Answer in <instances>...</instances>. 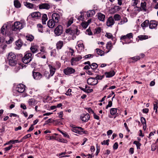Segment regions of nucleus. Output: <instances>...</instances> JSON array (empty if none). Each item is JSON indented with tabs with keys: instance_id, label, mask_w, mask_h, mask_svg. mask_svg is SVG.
Returning <instances> with one entry per match:
<instances>
[{
	"instance_id": "338daca9",
	"label": "nucleus",
	"mask_w": 158,
	"mask_h": 158,
	"mask_svg": "<svg viewBox=\"0 0 158 158\" xmlns=\"http://www.w3.org/2000/svg\"><path fill=\"white\" fill-rule=\"evenodd\" d=\"M156 149V146L155 144H152L151 146V150L154 151Z\"/></svg>"
},
{
	"instance_id": "9b49d317",
	"label": "nucleus",
	"mask_w": 158,
	"mask_h": 158,
	"mask_svg": "<svg viewBox=\"0 0 158 158\" xmlns=\"http://www.w3.org/2000/svg\"><path fill=\"white\" fill-rule=\"evenodd\" d=\"M32 76L34 79L36 80H40L43 77L42 75L40 73L34 71H32Z\"/></svg>"
},
{
	"instance_id": "a18cd8bd",
	"label": "nucleus",
	"mask_w": 158,
	"mask_h": 158,
	"mask_svg": "<svg viewBox=\"0 0 158 158\" xmlns=\"http://www.w3.org/2000/svg\"><path fill=\"white\" fill-rule=\"evenodd\" d=\"M138 38L140 40H142L147 39L148 36L145 35H141L139 36Z\"/></svg>"
},
{
	"instance_id": "7c9ffc66",
	"label": "nucleus",
	"mask_w": 158,
	"mask_h": 158,
	"mask_svg": "<svg viewBox=\"0 0 158 158\" xmlns=\"http://www.w3.org/2000/svg\"><path fill=\"white\" fill-rule=\"evenodd\" d=\"M47 15L46 14H44L42 16V21L43 24H45L46 23V21L48 20Z\"/></svg>"
},
{
	"instance_id": "0e129e2a",
	"label": "nucleus",
	"mask_w": 158,
	"mask_h": 158,
	"mask_svg": "<svg viewBox=\"0 0 158 158\" xmlns=\"http://www.w3.org/2000/svg\"><path fill=\"white\" fill-rule=\"evenodd\" d=\"M13 147V146L12 145H11L8 147H6L4 148V150L5 151H7L9 150H10Z\"/></svg>"
},
{
	"instance_id": "dca6fc26",
	"label": "nucleus",
	"mask_w": 158,
	"mask_h": 158,
	"mask_svg": "<svg viewBox=\"0 0 158 158\" xmlns=\"http://www.w3.org/2000/svg\"><path fill=\"white\" fill-rule=\"evenodd\" d=\"M81 119L83 121L87 122L89 119L90 116L89 114L87 113L82 114L81 117Z\"/></svg>"
},
{
	"instance_id": "aec40b11",
	"label": "nucleus",
	"mask_w": 158,
	"mask_h": 158,
	"mask_svg": "<svg viewBox=\"0 0 158 158\" xmlns=\"http://www.w3.org/2000/svg\"><path fill=\"white\" fill-rule=\"evenodd\" d=\"M115 73L114 70H111L109 72H106L105 75L107 78H109L113 77L115 74Z\"/></svg>"
},
{
	"instance_id": "4be33fe9",
	"label": "nucleus",
	"mask_w": 158,
	"mask_h": 158,
	"mask_svg": "<svg viewBox=\"0 0 158 158\" xmlns=\"http://www.w3.org/2000/svg\"><path fill=\"white\" fill-rule=\"evenodd\" d=\"M95 14V11L94 10H91L88 11L87 12V15L88 17L93 16Z\"/></svg>"
},
{
	"instance_id": "49530a36",
	"label": "nucleus",
	"mask_w": 158,
	"mask_h": 158,
	"mask_svg": "<svg viewBox=\"0 0 158 158\" xmlns=\"http://www.w3.org/2000/svg\"><path fill=\"white\" fill-rule=\"evenodd\" d=\"M81 15L79 16L78 19L79 20H83L84 19V14L83 12H81Z\"/></svg>"
},
{
	"instance_id": "5701e85b",
	"label": "nucleus",
	"mask_w": 158,
	"mask_h": 158,
	"mask_svg": "<svg viewBox=\"0 0 158 158\" xmlns=\"http://www.w3.org/2000/svg\"><path fill=\"white\" fill-rule=\"evenodd\" d=\"M149 21L148 20H146L143 22L141 24V26L143 29L148 27V24L149 25Z\"/></svg>"
},
{
	"instance_id": "20e7f679",
	"label": "nucleus",
	"mask_w": 158,
	"mask_h": 158,
	"mask_svg": "<svg viewBox=\"0 0 158 158\" xmlns=\"http://www.w3.org/2000/svg\"><path fill=\"white\" fill-rule=\"evenodd\" d=\"M25 89V86L23 84H19L17 85L15 90L13 91V95L15 96H18V95L16 94L15 92L17 91L19 93H21L23 92Z\"/></svg>"
},
{
	"instance_id": "ea45409f",
	"label": "nucleus",
	"mask_w": 158,
	"mask_h": 158,
	"mask_svg": "<svg viewBox=\"0 0 158 158\" xmlns=\"http://www.w3.org/2000/svg\"><path fill=\"white\" fill-rule=\"evenodd\" d=\"M117 109L115 108H112L110 110V114L112 115H114L117 112Z\"/></svg>"
},
{
	"instance_id": "9d476101",
	"label": "nucleus",
	"mask_w": 158,
	"mask_h": 158,
	"mask_svg": "<svg viewBox=\"0 0 158 158\" xmlns=\"http://www.w3.org/2000/svg\"><path fill=\"white\" fill-rule=\"evenodd\" d=\"M114 23V20L113 19V17L111 16L108 18L106 22V25L109 27H111Z\"/></svg>"
},
{
	"instance_id": "8fccbe9b",
	"label": "nucleus",
	"mask_w": 158,
	"mask_h": 158,
	"mask_svg": "<svg viewBox=\"0 0 158 158\" xmlns=\"http://www.w3.org/2000/svg\"><path fill=\"white\" fill-rule=\"evenodd\" d=\"M105 36L108 39H110L113 36V35L111 33H106Z\"/></svg>"
},
{
	"instance_id": "bf43d9fd",
	"label": "nucleus",
	"mask_w": 158,
	"mask_h": 158,
	"mask_svg": "<svg viewBox=\"0 0 158 158\" xmlns=\"http://www.w3.org/2000/svg\"><path fill=\"white\" fill-rule=\"evenodd\" d=\"M118 143L117 142L115 143L114 144L113 146V149L114 150H116L118 148Z\"/></svg>"
},
{
	"instance_id": "052dcab7",
	"label": "nucleus",
	"mask_w": 158,
	"mask_h": 158,
	"mask_svg": "<svg viewBox=\"0 0 158 158\" xmlns=\"http://www.w3.org/2000/svg\"><path fill=\"white\" fill-rule=\"evenodd\" d=\"M85 109L89 113L93 114L94 113L93 111L90 108H87Z\"/></svg>"
},
{
	"instance_id": "c9c22d12",
	"label": "nucleus",
	"mask_w": 158,
	"mask_h": 158,
	"mask_svg": "<svg viewBox=\"0 0 158 158\" xmlns=\"http://www.w3.org/2000/svg\"><path fill=\"white\" fill-rule=\"evenodd\" d=\"M24 5L29 8H32L33 7V4L29 2H24Z\"/></svg>"
},
{
	"instance_id": "774afa93",
	"label": "nucleus",
	"mask_w": 158,
	"mask_h": 158,
	"mask_svg": "<svg viewBox=\"0 0 158 158\" xmlns=\"http://www.w3.org/2000/svg\"><path fill=\"white\" fill-rule=\"evenodd\" d=\"M115 10H116L117 11H119L121 9V8L119 6H115L114 8Z\"/></svg>"
},
{
	"instance_id": "603ef678",
	"label": "nucleus",
	"mask_w": 158,
	"mask_h": 158,
	"mask_svg": "<svg viewBox=\"0 0 158 158\" xmlns=\"http://www.w3.org/2000/svg\"><path fill=\"white\" fill-rule=\"evenodd\" d=\"M109 139H107L106 141L104 140V141H103L101 143V144L102 145L106 144V145H109Z\"/></svg>"
},
{
	"instance_id": "f3484780",
	"label": "nucleus",
	"mask_w": 158,
	"mask_h": 158,
	"mask_svg": "<svg viewBox=\"0 0 158 158\" xmlns=\"http://www.w3.org/2000/svg\"><path fill=\"white\" fill-rule=\"evenodd\" d=\"M98 19L101 21L104 22L105 20V15L102 13H99L97 14Z\"/></svg>"
},
{
	"instance_id": "412c9836",
	"label": "nucleus",
	"mask_w": 158,
	"mask_h": 158,
	"mask_svg": "<svg viewBox=\"0 0 158 158\" xmlns=\"http://www.w3.org/2000/svg\"><path fill=\"white\" fill-rule=\"evenodd\" d=\"M71 35L76 34L77 35L79 34V31L78 30L77 27L76 26H74L73 28H71Z\"/></svg>"
},
{
	"instance_id": "4c0bfd02",
	"label": "nucleus",
	"mask_w": 158,
	"mask_h": 158,
	"mask_svg": "<svg viewBox=\"0 0 158 158\" xmlns=\"http://www.w3.org/2000/svg\"><path fill=\"white\" fill-rule=\"evenodd\" d=\"M96 50L97 51V54L101 56H102V55H103L104 54V52L102 50L98 49V48H97L96 49Z\"/></svg>"
},
{
	"instance_id": "c756f323",
	"label": "nucleus",
	"mask_w": 158,
	"mask_h": 158,
	"mask_svg": "<svg viewBox=\"0 0 158 158\" xmlns=\"http://www.w3.org/2000/svg\"><path fill=\"white\" fill-rule=\"evenodd\" d=\"M63 45V42L62 41H60L57 42L56 44V48L57 49H60L62 47Z\"/></svg>"
},
{
	"instance_id": "a19ab883",
	"label": "nucleus",
	"mask_w": 158,
	"mask_h": 158,
	"mask_svg": "<svg viewBox=\"0 0 158 158\" xmlns=\"http://www.w3.org/2000/svg\"><path fill=\"white\" fill-rule=\"evenodd\" d=\"M22 142V140L21 139L20 140H11L9 141V143H12L13 144H14L16 143H19Z\"/></svg>"
},
{
	"instance_id": "e2e57ef3",
	"label": "nucleus",
	"mask_w": 158,
	"mask_h": 158,
	"mask_svg": "<svg viewBox=\"0 0 158 158\" xmlns=\"http://www.w3.org/2000/svg\"><path fill=\"white\" fill-rule=\"evenodd\" d=\"M38 57H41L44 59H45L46 58V56L45 55H43V56H41V53H39L36 55Z\"/></svg>"
},
{
	"instance_id": "bb28decb",
	"label": "nucleus",
	"mask_w": 158,
	"mask_h": 158,
	"mask_svg": "<svg viewBox=\"0 0 158 158\" xmlns=\"http://www.w3.org/2000/svg\"><path fill=\"white\" fill-rule=\"evenodd\" d=\"M14 5L17 8H19L21 6V4L18 0H15L14 1Z\"/></svg>"
},
{
	"instance_id": "a878e982",
	"label": "nucleus",
	"mask_w": 158,
	"mask_h": 158,
	"mask_svg": "<svg viewBox=\"0 0 158 158\" xmlns=\"http://www.w3.org/2000/svg\"><path fill=\"white\" fill-rule=\"evenodd\" d=\"M38 47L36 46H31L30 48V49L33 53H35L38 52Z\"/></svg>"
},
{
	"instance_id": "a211bd4d",
	"label": "nucleus",
	"mask_w": 158,
	"mask_h": 158,
	"mask_svg": "<svg viewBox=\"0 0 158 158\" xmlns=\"http://www.w3.org/2000/svg\"><path fill=\"white\" fill-rule=\"evenodd\" d=\"M55 22L52 19H49L47 23L48 26L50 28H53L56 25V24L57 23H55Z\"/></svg>"
},
{
	"instance_id": "e433bc0d",
	"label": "nucleus",
	"mask_w": 158,
	"mask_h": 158,
	"mask_svg": "<svg viewBox=\"0 0 158 158\" xmlns=\"http://www.w3.org/2000/svg\"><path fill=\"white\" fill-rule=\"evenodd\" d=\"M141 6L143 10L145 11H146V3L145 2H141Z\"/></svg>"
},
{
	"instance_id": "ddd939ff",
	"label": "nucleus",
	"mask_w": 158,
	"mask_h": 158,
	"mask_svg": "<svg viewBox=\"0 0 158 158\" xmlns=\"http://www.w3.org/2000/svg\"><path fill=\"white\" fill-rule=\"evenodd\" d=\"M158 23L155 20H151L149 23V27L151 29H156Z\"/></svg>"
},
{
	"instance_id": "0eeeda50",
	"label": "nucleus",
	"mask_w": 158,
	"mask_h": 158,
	"mask_svg": "<svg viewBox=\"0 0 158 158\" xmlns=\"http://www.w3.org/2000/svg\"><path fill=\"white\" fill-rule=\"evenodd\" d=\"M98 81L96 80L95 78L93 77H89L87 80L88 84L91 85H96L98 83Z\"/></svg>"
},
{
	"instance_id": "f257e3e1",
	"label": "nucleus",
	"mask_w": 158,
	"mask_h": 158,
	"mask_svg": "<svg viewBox=\"0 0 158 158\" xmlns=\"http://www.w3.org/2000/svg\"><path fill=\"white\" fill-rule=\"evenodd\" d=\"M7 59L10 65L15 66L17 63V59L15 55L13 53H9L8 55Z\"/></svg>"
},
{
	"instance_id": "c85d7f7f",
	"label": "nucleus",
	"mask_w": 158,
	"mask_h": 158,
	"mask_svg": "<svg viewBox=\"0 0 158 158\" xmlns=\"http://www.w3.org/2000/svg\"><path fill=\"white\" fill-rule=\"evenodd\" d=\"M112 48V43L111 42H108L106 44V48L108 50V51L107 52V53Z\"/></svg>"
},
{
	"instance_id": "1a4fd4ad",
	"label": "nucleus",
	"mask_w": 158,
	"mask_h": 158,
	"mask_svg": "<svg viewBox=\"0 0 158 158\" xmlns=\"http://www.w3.org/2000/svg\"><path fill=\"white\" fill-rule=\"evenodd\" d=\"M63 32V27L61 25L58 26L55 29L54 32L57 36L60 35Z\"/></svg>"
},
{
	"instance_id": "864d4df0",
	"label": "nucleus",
	"mask_w": 158,
	"mask_h": 158,
	"mask_svg": "<svg viewBox=\"0 0 158 158\" xmlns=\"http://www.w3.org/2000/svg\"><path fill=\"white\" fill-rule=\"evenodd\" d=\"M72 92V89H69L67 91L65 94L67 95L70 96L71 95V92Z\"/></svg>"
},
{
	"instance_id": "7ed1b4c3",
	"label": "nucleus",
	"mask_w": 158,
	"mask_h": 158,
	"mask_svg": "<svg viewBox=\"0 0 158 158\" xmlns=\"http://www.w3.org/2000/svg\"><path fill=\"white\" fill-rule=\"evenodd\" d=\"M23 27L22 23L19 21H16L14 23V24L11 26V30L13 31H17L18 30H20Z\"/></svg>"
},
{
	"instance_id": "39448f33",
	"label": "nucleus",
	"mask_w": 158,
	"mask_h": 158,
	"mask_svg": "<svg viewBox=\"0 0 158 158\" xmlns=\"http://www.w3.org/2000/svg\"><path fill=\"white\" fill-rule=\"evenodd\" d=\"M83 128L80 127H75L73 125L71 129V131L76 133L82 135L83 134H86V131H83Z\"/></svg>"
},
{
	"instance_id": "58836bf2",
	"label": "nucleus",
	"mask_w": 158,
	"mask_h": 158,
	"mask_svg": "<svg viewBox=\"0 0 158 158\" xmlns=\"http://www.w3.org/2000/svg\"><path fill=\"white\" fill-rule=\"evenodd\" d=\"M104 77V75H100L99 74H96V76L95 77V78L96 80L98 81V80H101Z\"/></svg>"
},
{
	"instance_id": "09e8293b",
	"label": "nucleus",
	"mask_w": 158,
	"mask_h": 158,
	"mask_svg": "<svg viewBox=\"0 0 158 158\" xmlns=\"http://www.w3.org/2000/svg\"><path fill=\"white\" fill-rule=\"evenodd\" d=\"M56 137H55L53 136H46V139L48 140H51L52 139H56Z\"/></svg>"
},
{
	"instance_id": "f704fd0d",
	"label": "nucleus",
	"mask_w": 158,
	"mask_h": 158,
	"mask_svg": "<svg viewBox=\"0 0 158 158\" xmlns=\"http://www.w3.org/2000/svg\"><path fill=\"white\" fill-rule=\"evenodd\" d=\"M26 39L30 41H32L34 39V36L32 35H28L26 36Z\"/></svg>"
},
{
	"instance_id": "5fc2aeb1",
	"label": "nucleus",
	"mask_w": 158,
	"mask_h": 158,
	"mask_svg": "<svg viewBox=\"0 0 158 158\" xmlns=\"http://www.w3.org/2000/svg\"><path fill=\"white\" fill-rule=\"evenodd\" d=\"M52 118H49L47 120H46L45 122V123L44 124V125L47 124L49 123H52Z\"/></svg>"
},
{
	"instance_id": "2f4dec72",
	"label": "nucleus",
	"mask_w": 158,
	"mask_h": 158,
	"mask_svg": "<svg viewBox=\"0 0 158 158\" xmlns=\"http://www.w3.org/2000/svg\"><path fill=\"white\" fill-rule=\"evenodd\" d=\"M113 19L115 21H119L121 19V17L119 15L116 14L114 15Z\"/></svg>"
},
{
	"instance_id": "b1692460",
	"label": "nucleus",
	"mask_w": 158,
	"mask_h": 158,
	"mask_svg": "<svg viewBox=\"0 0 158 158\" xmlns=\"http://www.w3.org/2000/svg\"><path fill=\"white\" fill-rule=\"evenodd\" d=\"M29 104L30 106H35L36 104L35 100L34 98H31L28 101Z\"/></svg>"
},
{
	"instance_id": "69168bd1",
	"label": "nucleus",
	"mask_w": 158,
	"mask_h": 158,
	"mask_svg": "<svg viewBox=\"0 0 158 158\" xmlns=\"http://www.w3.org/2000/svg\"><path fill=\"white\" fill-rule=\"evenodd\" d=\"M34 129V125H31L29 129L27 131L28 132L32 131Z\"/></svg>"
},
{
	"instance_id": "f8f14e48",
	"label": "nucleus",
	"mask_w": 158,
	"mask_h": 158,
	"mask_svg": "<svg viewBox=\"0 0 158 158\" xmlns=\"http://www.w3.org/2000/svg\"><path fill=\"white\" fill-rule=\"evenodd\" d=\"M82 58V57L80 55H78L76 57H73L71 60L70 62L72 65L75 64L76 62L78 61Z\"/></svg>"
},
{
	"instance_id": "37998d69",
	"label": "nucleus",
	"mask_w": 158,
	"mask_h": 158,
	"mask_svg": "<svg viewBox=\"0 0 158 158\" xmlns=\"http://www.w3.org/2000/svg\"><path fill=\"white\" fill-rule=\"evenodd\" d=\"M133 143L136 145L137 149L140 148V147L141 145V144L137 141H135Z\"/></svg>"
},
{
	"instance_id": "4d7b16f0",
	"label": "nucleus",
	"mask_w": 158,
	"mask_h": 158,
	"mask_svg": "<svg viewBox=\"0 0 158 158\" xmlns=\"http://www.w3.org/2000/svg\"><path fill=\"white\" fill-rule=\"evenodd\" d=\"M112 105V101H110L108 102V104L106 106V109H107L108 108L111 107Z\"/></svg>"
},
{
	"instance_id": "13d9d810",
	"label": "nucleus",
	"mask_w": 158,
	"mask_h": 158,
	"mask_svg": "<svg viewBox=\"0 0 158 158\" xmlns=\"http://www.w3.org/2000/svg\"><path fill=\"white\" fill-rule=\"evenodd\" d=\"M86 34L89 35H91L92 34V33L91 32V30L89 28L86 30Z\"/></svg>"
},
{
	"instance_id": "473e14b6",
	"label": "nucleus",
	"mask_w": 158,
	"mask_h": 158,
	"mask_svg": "<svg viewBox=\"0 0 158 158\" xmlns=\"http://www.w3.org/2000/svg\"><path fill=\"white\" fill-rule=\"evenodd\" d=\"M128 20L127 18L124 17L121 19L120 22L118 23V24L122 25L127 22Z\"/></svg>"
},
{
	"instance_id": "393cba45",
	"label": "nucleus",
	"mask_w": 158,
	"mask_h": 158,
	"mask_svg": "<svg viewBox=\"0 0 158 158\" xmlns=\"http://www.w3.org/2000/svg\"><path fill=\"white\" fill-rule=\"evenodd\" d=\"M31 15L32 18L39 17H40L41 14L39 12H36L32 13Z\"/></svg>"
},
{
	"instance_id": "c03bdc74",
	"label": "nucleus",
	"mask_w": 158,
	"mask_h": 158,
	"mask_svg": "<svg viewBox=\"0 0 158 158\" xmlns=\"http://www.w3.org/2000/svg\"><path fill=\"white\" fill-rule=\"evenodd\" d=\"M81 25L82 27L85 29L88 26V23H87L86 22H82Z\"/></svg>"
},
{
	"instance_id": "3c124183",
	"label": "nucleus",
	"mask_w": 158,
	"mask_h": 158,
	"mask_svg": "<svg viewBox=\"0 0 158 158\" xmlns=\"http://www.w3.org/2000/svg\"><path fill=\"white\" fill-rule=\"evenodd\" d=\"M140 121L141 123L143 124V125L146 124V119L144 118L143 117H141L140 119Z\"/></svg>"
},
{
	"instance_id": "4468645a",
	"label": "nucleus",
	"mask_w": 158,
	"mask_h": 158,
	"mask_svg": "<svg viewBox=\"0 0 158 158\" xmlns=\"http://www.w3.org/2000/svg\"><path fill=\"white\" fill-rule=\"evenodd\" d=\"M52 19L55 21V23H58L60 19V15L57 13H54L52 14Z\"/></svg>"
},
{
	"instance_id": "2eb2a0df",
	"label": "nucleus",
	"mask_w": 158,
	"mask_h": 158,
	"mask_svg": "<svg viewBox=\"0 0 158 158\" xmlns=\"http://www.w3.org/2000/svg\"><path fill=\"white\" fill-rule=\"evenodd\" d=\"M51 8L50 5L48 3H44L40 4L39 5V8L40 9H45L48 10Z\"/></svg>"
},
{
	"instance_id": "423d86ee",
	"label": "nucleus",
	"mask_w": 158,
	"mask_h": 158,
	"mask_svg": "<svg viewBox=\"0 0 158 158\" xmlns=\"http://www.w3.org/2000/svg\"><path fill=\"white\" fill-rule=\"evenodd\" d=\"M32 54L31 53L26 54L22 59L23 63L25 64H27L29 63L32 60Z\"/></svg>"
},
{
	"instance_id": "cd10ccee",
	"label": "nucleus",
	"mask_w": 158,
	"mask_h": 158,
	"mask_svg": "<svg viewBox=\"0 0 158 158\" xmlns=\"http://www.w3.org/2000/svg\"><path fill=\"white\" fill-rule=\"evenodd\" d=\"M7 27L6 25L5 26H3L1 28V33H2L3 35H6V34Z\"/></svg>"
},
{
	"instance_id": "f03ea898",
	"label": "nucleus",
	"mask_w": 158,
	"mask_h": 158,
	"mask_svg": "<svg viewBox=\"0 0 158 158\" xmlns=\"http://www.w3.org/2000/svg\"><path fill=\"white\" fill-rule=\"evenodd\" d=\"M133 35L132 33H130L127 34L126 35H123L121 37L120 40L124 41L126 44L131 43L132 41L130 39L132 38Z\"/></svg>"
},
{
	"instance_id": "72a5a7b5",
	"label": "nucleus",
	"mask_w": 158,
	"mask_h": 158,
	"mask_svg": "<svg viewBox=\"0 0 158 158\" xmlns=\"http://www.w3.org/2000/svg\"><path fill=\"white\" fill-rule=\"evenodd\" d=\"M23 44V43L20 39H19L16 42V45L18 47H21Z\"/></svg>"
},
{
	"instance_id": "6e6552de",
	"label": "nucleus",
	"mask_w": 158,
	"mask_h": 158,
	"mask_svg": "<svg viewBox=\"0 0 158 158\" xmlns=\"http://www.w3.org/2000/svg\"><path fill=\"white\" fill-rule=\"evenodd\" d=\"M63 72L65 75H69L74 73L75 70L73 68L68 67L64 70Z\"/></svg>"
},
{
	"instance_id": "680f3d73",
	"label": "nucleus",
	"mask_w": 158,
	"mask_h": 158,
	"mask_svg": "<svg viewBox=\"0 0 158 158\" xmlns=\"http://www.w3.org/2000/svg\"><path fill=\"white\" fill-rule=\"evenodd\" d=\"M96 33L97 34L99 33L101 30V28L100 27H98L95 29Z\"/></svg>"
},
{
	"instance_id": "6ab92c4d",
	"label": "nucleus",
	"mask_w": 158,
	"mask_h": 158,
	"mask_svg": "<svg viewBox=\"0 0 158 158\" xmlns=\"http://www.w3.org/2000/svg\"><path fill=\"white\" fill-rule=\"evenodd\" d=\"M48 67L50 69V74H49V77L50 76H52L55 72L56 69L51 64H49Z\"/></svg>"
},
{
	"instance_id": "6e6d98bb",
	"label": "nucleus",
	"mask_w": 158,
	"mask_h": 158,
	"mask_svg": "<svg viewBox=\"0 0 158 158\" xmlns=\"http://www.w3.org/2000/svg\"><path fill=\"white\" fill-rule=\"evenodd\" d=\"M31 134H28L25 135V136H24L21 139H22L23 140V139H27L28 138H29L30 137H31Z\"/></svg>"
},
{
	"instance_id": "79ce46f5",
	"label": "nucleus",
	"mask_w": 158,
	"mask_h": 158,
	"mask_svg": "<svg viewBox=\"0 0 158 158\" xmlns=\"http://www.w3.org/2000/svg\"><path fill=\"white\" fill-rule=\"evenodd\" d=\"M98 67V64L96 63H93L90 65V68L92 69H95Z\"/></svg>"
},
{
	"instance_id": "de8ad7c7",
	"label": "nucleus",
	"mask_w": 158,
	"mask_h": 158,
	"mask_svg": "<svg viewBox=\"0 0 158 158\" xmlns=\"http://www.w3.org/2000/svg\"><path fill=\"white\" fill-rule=\"evenodd\" d=\"M140 58L139 56H136L131 58V59L134 60L135 61H136L138 60H139Z\"/></svg>"
}]
</instances>
